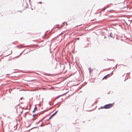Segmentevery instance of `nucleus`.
Here are the masks:
<instances>
[{"label": "nucleus", "mask_w": 132, "mask_h": 132, "mask_svg": "<svg viewBox=\"0 0 132 132\" xmlns=\"http://www.w3.org/2000/svg\"><path fill=\"white\" fill-rule=\"evenodd\" d=\"M114 104H109L106 105L104 106V108L105 109H109L112 107L114 105Z\"/></svg>", "instance_id": "obj_1"}, {"label": "nucleus", "mask_w": 132, "mask_h": 132, "mask_svg": "<svg viewBox=\"0 0 132 132\" xmlns=\"http://www.w3.org/2000/svg\"><path fill=\"white\" fill-rule=\"evenodd\" d=\"M109 76V74H108L107 75H106V76H105L102 79V80H103L104 79H107V78H108V77H107V76Z\"/></svg>", "instance_id": "obj_2"}, {"label": "nucleus", "mask_w": 132, "mask_h": 132, "mask_svg": "<svg viewBox=\"0 0 132 132\" xmlns=\"http://www.w3.org/2000/svg\"><path fill=\"white\" fill-rule=\"evenodd\" d=\"M37 109V108L36 107H35V108H34V110L32 112H35V111H36V110Z\"/></svg>", "instance_id": "obj_3"}, {"label": "nucleus", "mask_w": 132, "mask_h": 132, "mask_svg": "<svg viewBox=\"0 0 132 132\" xmlns=\"http://www.w3.org/2000/svg\"><path fill=\"white\" fill-rule=\"evenodd\" d=\"M57 112V111L55 112L53 114H52V116H54L55 115V114Z\"/></svg>", "instance_id": "obj_4"}, {"label": "nucleus", "mask_w": 132, "mask_h": 132, "mask_svg": "<svg viewBox=\"0 0 132 132\" xmlns=\"http://www.w3.org/2000/svg\"><path fill=\"white\" fill-rule=\"evenodd\" d=\"M53 116L52 115L49 118V119H51Z\"/></svg>", "instance_id": "obj_5"}, {"label": "nucleus", "mask_w": 132, "mask_h": 132, "mask_svg": "<svg viewBox=\"0 0 132 132\" xmlns=\"http://www.w3.org/2000/svg\"><path fill=\"white\" fill-rule=\"evenodd\" d=\"M104 106L103 107L101 106V107L100 109H104ZM100 109V108H99V109Z\"/></svg>", "instance_id": "obj_6"}, {"label": "nucleus", "mask_w": 132, "mask_h": 132, "mask_svg": "<svg viewBox=\"0 0 132 132\" xmlns=\"http://www.w3.org/2000/svg\"><path fill=\"white\" fill-rule=\"evenodd\" d=\"M36 80V79H33V80H30V81H35V80Z\"/></svg>", "instance_id": "obj_7"}, {"label": "nucleus", "mask_w": 132, "mask_h": 132, "mask_svg": "<svg viewBox=\"0 0 132 132\" xmlns=\"http://www.w3.org/2000/svg\"><path fill=\"white\" fill-rule=\"evenodd\" d=\"M38 3H40V4H42V3L41 2H39Z\"/></svg>", "instance_id": "obj_8"}, {"label": "nucleus", "mask_w": 132, "mask_h": 132, "mask_svg": "<svg viewBox=\"0 0 132 132\" xmlns=\"http://www.w3.org/2000/svg\"><path fill=\"white\" fill-rule=\"evenodd\" d=\"M35 115V114L34 115H33V117H34Z\"/></svg>", "instance_id": "obj_9"}, {"label": "nucleus", "mask_w": 132, "mask_h": 132, "mask_svg": "<svg viewBox=\"0 0 132 132\" xmlns=\"http://www.w3.org/2000/svg\"><path fill=\"white\" fill-rule=\"evenodd\" d=\"M79 39V38H77V39H78V40Z\"/></svg>", "instance_id": "obj_10"}, {"label": "nucleus", "mask_w": 132, "mask_h": 132, "mask_svg": "<svg viewBox=\"0 0 132 132\" xmlns=\"http://www.w3.org/2000/svg\"><path fill=\"white\" fill-rule=\"evenodd\" d=\"M67 25V23H66V25Z\"/></svg>", "instance_id": "obj_11"}]
</instances>
